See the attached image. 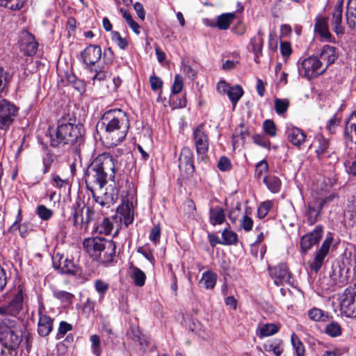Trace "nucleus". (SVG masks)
<instances>
[{
  "label": "nucleus",
  "instance_id": "41",
  "mask_svg": "<svg viewBox=\"0 0 356 356\" xmlns=\"http://www.w3.org/2000/svg\"><path fill=\"white\" fill-rule=\"evenodd\" d=\"M308 315L310 319L314 321H326L328 319V314L316 307L309 309Z\"/></svg>",
  "mask_w": 356,
  "mask_h": 356
},
{
  "label": "nucleus",
  "instance_id": "39",
  "mask_svg": "<svg viewBox=\"0 0 356 356\" xmlns=\"http://www.w3.org/2000/svg\"><path fill=\"white\" fill-rule=\"evenodd\" d=\"M113 222L108 218H105L103 221L97 225L94 231L100 234L108 235L113 229Z\"/></svg>",
  "mask_w": 356,
  "mask_h": 356
},
{
  "label": "nucleus",
  "instance_id": "28",
  "mask_svg": "<svg viewBox=\"0 0 356 356\" xmlns=\"http://www.w3.org/2000/svg\"><path fill=\"white\" fill-rule=\"evenodd\" d=\"M322 210V208L318 207V204L315 199L308 202L305 216L307 222L310 225H314L318 221Z\"/></svg>",
  "mask_w": 356,
  "mask_h": 356
},
{
  "label": "nucleus",
  "instance_id": "64",
  "mask_svg": "<svg viewBox=\"0 0 356 356\" xmlns=\"http://www.w3.org/2000/svg\"><path fill=\"white\" fill-rule=\"evenodd\" d=\"M161 237V227L159 225H155L152 227L149 238L151 241H152L154 243H157Z\"/></svg>",
  "mask_w": 356,
  "mask_h": 356
},
{
  "label": "nucleus",
  "instance_id": "24",
  "mask_svg": "<svg viewBox=\"0 0 356 356\" xmlns=\"http://www.w3.org/2000/svg\"><path fill=\"white\" fill-rule=\"evenodd\" d=\"M343 3L341 2L334 7L332 15V26L338 37L344 34V27L342 26Z\"/></svg>",
  "mask_w": 356,
  "mask_h": 356
},
{
  "label": "nucleus",
  "instance_id": "18",
  "mask_svg": "<svg viewBox=\"0 0 356 356\" xmlns=\"http://www.w3.org/2000/svg\"><path fill=\"white\" fill-rule=\"evenodd\" d=\"M179 168L188 175H191L194 172L193 154L188 147H184L181 150L179 157Z\"/></svg>",
  "mask_w": 356,
  "mask_h": 356
},
{
  "label": "nucleus",
  "instance_id": "37",
  "mask_svg": "<svg viewBox=\"0 0 356 356\" xmlns=\"http://www.w3.org/2000/svg\"><path fill=\"white\" fill-rule=\"evenodd\" d=\"M264 33L259 29L257 34L250 39V46L252 52L261 53L264 45Z\"/></svg>",
  "mask_w": 356,
  "mask_h": 356
},
{
  "label": "nucleus",
  "instance_id": "16",
  "mask_svg": "<svg viewBox=\"0 0 356 356\" xmlns=\"http://www.w3.org/2000/svg\"><path fill=\"white\" fill-rule=\"evenodd\" d=\"M323 227L318 225L314 231L304 235L300 241V249L302 254H307V251L315 244H317L323 236Z\"/></svg>",
  "mask_w": 356,
  "mask_h": 356
},
{
  "label": "nucleus",
  "instance_id": "36",
  "mask_svg": "<svg viewBox=\"0 0 356 356\" xmlns=\"http://www.w3.org/2000/svg\"><path fill=\"white\" fill-rule=\"evenodd\" d=\"M243 90L241 86L236 85L231 86L227 93L230 102H232L234 108L236 106V104L243 95Z\"/></svg>",
  "mask_w": 356,
  "mask_h": 356
},
{
  "label": "nucleus",
  "instance_id": "8",
  "mask_svg": "<svg viewBox=\"0 0 356 356\" xmlns=\"http://www.w3.org/2000/svg\"><path fill=\"white\" fill-rule=\"evenodd\" d=\"M17 108L12 102L2 99L0 100V130L7 131L17 115Z\"/></svg>",
  "mask_w": 356,
  "mask_h": 356
},
{
  "label": "nucleus",
  "instance_id": "60",
  "mask_svg": "<svg viewBox=\"0 0 356 356\" xmlns=\"http://www.w3.org/2000/svg\"><path fill=\"white\" fill-rule=\"evenodd\" d=\"M95 290L100 295L101 298H103L107 291L108 290L109 285L108 283L102 281V280H97L95 282Z\"/></svg>",
  "mask_w": 356,
  "mask_h": 356
},
{
  "label": "nucleus",
  "instance_id": "38",
  "mask_svg": "<svg viewBox=\"0 0 356 356\" xmlns=\"http://www.w3.org/2000/svg\"><path fill=\"white\" fill-rule=\"evenodd\" d=\"M325 333L331 337H338L342 334V328L340 324L336 321L327 323L325 327Z\"/></svg>",
  "mask_w": 356,
  "mask_h": 356
},
{
  "label": "nucleus",
  "instance_id": "57",
  "mask_svg": "<svg viewBox=\"0 0 356 356\" xmlns=\"http://www.w3.org/2000/svg\"><path fill=\"white\" fill-rule=\"evenodd\" d=\"M272 205L273 204L270 201L262 202L257 209L258 217L259 218H264L266 217L271 209Z\"/></svg>",
  "mask_w": 356,
  "mask_h": 356
},
{
  "label": "nucleus",
  "instance_id": "11",
  "mask_svg": "<svg viewBox=\"0 0 356 356\" xmlns=\"http://www.w3.org/2000/svg\"><path fill=\"white\" fill-rule=\"evenodd\" d=\"M193 139L197 155L202 158L206 156L209 150V139L204 124L198 125L193 132Z\"/></svg>",
  "mask_w": 356,
  "mask_h": 356
},
{
  "label": "nucleus",
  "instance_id": "47",
  "mask_svg": "<svg viewBox=\"0 0 356 356\" xmlns=\"http://www.w3.org/2000/svg\"><path fill=\"white\" fill-rule=\"evenodd\" d=\"M318 146L316 150V152L318 158H322L327 152V149L330 146V143L327 139H325L323 136L318 138Z\"/></svg>",
  "mask_w": 356,
  "mask_h": 356
},
{
  "label": "nucleus",
  "instance_id": "49",
  "mask_svg": "<svg viewBox=\"0 0 356 356\" xmlns=\"http://www.w3.org/2000/svg\"><path fill=\"white\" fill-rule=\"evenodd\" d=\"M111 40L121 49H125L129 45L128 40L126 38H122L118 31H111Z\"/></svg>",
  "mask_w": 356,
  "mask_h": 356
},
{
  "label": "nucleus",
  "instance_id": "59",
  "mask_svg": "<svg viewBox=\"0 0 356 356\" xmlns=\"http://www.w3.org/2000/svg\"><path fill=\"white\" fill-rule=\"evenodd\" d=\"M253 142L262 147L269 149L270 142L264 136L261 134H255L252 136Z\"/></svg>",
  "mask_w": 356,
  "mask_h": 356
},
{
  "label": "nucleus",
  "instance_id": "55",
  "mask_svg": "<svg viewBox=\"0 0 356 356\" xmlns=\"http://www.w3.org/2000/svg\"><path fill=\"white\" fill-rule=\"evenodd\" d=\"M340 117L335 113L327 122L326 129L330 134H333L336 132V129L339 124Z\"/></svg>",
  "mask_w": 356,
  "mask_h": 356
},
{
  "label": "nucleus",
  "instance_id": "15",
  "mask_svg": "<svg viewBox=\"0 0 356 356\" xmlns=\"http://www.w3.org/2000/svg\"><path fill=\"white\" fill-rule=\"evenodd\" d=\"M108 240L102 237H92L86 238L83 242L84 250L94 259L99 257L102 248H105V243Z\"/></svg>",
  "mask_w": 356,
  "mask_h": 356
},
{
  "label": "nucleus",
  "instance_id": "4",
  "mask_svg": "<svg viewBox=\"0 0 356 356\" xmlns=\"http://www.w3.org/2000/svg\"><path fill=\"white\" fill-rule=\"evenodd\" d=\"M118 184L115 179H95V191L99 193V195L94 197L97 203L102 207L109 208L114 204L118 197Z\"/></svg>",
  "mask_w": 356,
  "mask_h": 356
},
{
  "label": "nucleus",
  "instance_id": "46",
  "mask_svg": "<svg viewBox=\"0 0 356 356\" xmlns=\"http://www.w3.org/2000/svg\"><path fill=\"white\" fill-rule=\"evenodd\" d=\"M66 81L71 84L79 92H83L85 90L83 82L79 79L74 74H67Z\"/></svg>",
  "mask_w": 356,
  "mask_h": 356
},
{
  "label": "nucleus",
  "instance_id": "40",
  "mask_svg": "<svg viewBox=\"0 0 356 356\" xmlns=\"http://www.w3.org/2000/svg\"><path fill=\"white\" fill-rule=\"evenodd\" d=\"M222 241L221 242V244L222 245H236L238 242L237 234L227 229H224L222 232Z\"/></svg>",
  "mask_w": 356,
  "mask_h": 356
},
{
  "label": "nucleus",
  "instance_id": "45",
  "mask_svg": "<svg viewBox=\"0 0 356 356\" xmlns=\"http://www.w3.org/2000/svg\"><path fill=\"white\" fill-rule=\"evenodd\" d=\"M248 135L249 132L247 128L245 127L243 124H240L238 127L235 129L234 132L232 135L233 145H234L236 143L238 142L239 138L243 141H244Z\"/></svg>",
  "mask_w": 356,
  "mask_h": 356
},
{
  "label": "nucleus",
  "instance_id": "13",
  "mask_svg": "<svg viewBox=\"0 0 356 356\" xmlns=\"http://www.w3.org/2000/svg\"><path fill=\"white\" fill-rule=\"evenodd\" d=\"M268 271L276 286L290 284L291 273L286 264L281 263L275 266L269 267Z\"/></svg>",
  "mask_w": 356,
  "mask_h": 356
},
{
  "label": "nucleus",
  "instance_id": "23",
  "mask_svg": "<svg viewBox=\"0 0 356 356\" xmlns=\"http://www.w3.org/2000/svg\"><path fill=\"white\" fill-rule=\"evenodd\" d=\"M127 336L134 342L138 343L140 350L145 353L149 344V338L143 334L137 326H131L127 331Z\"/></svg>",
  "mask_w": 356,
  "mask_h": 356
},
{
  "label": "nucleus",
  "instance_id": "51",
  "mask_svg": "<svg viewBox=\"0 0 356 356\" xmlns=\"http://www.w3.org/2000/svg\"><path fill=\"white\" fill-rule=\"evenodd\" d=\"M69 169L70 170V174L72 177L79 176V172H83L84 174V172L86 170L82 168L81 163L80 160H77L74 159L72 162L69 164Z\"/></svg>",
  "mask_w": 356,
  "mask_h": 356
},
{
  "label": "nucleus",
  "instance_id": "50",
  "mask_svg": "<svg viewBox=\"0 0 356 356\" xmlns=\"http://www.w3.org/2000/svg\"><path fill=\"white\" fill-rule=\"evenodd\" d=\"M279 327L273 323H267L263 325L260 330V337H269L276 334Z\"/></svg>",
  "mask_w": 356,
  "mask_h": 356
},
{
  "label": "nucleus",
  "instance_id": "63",
  "mask_svg": "<svg viewBox=\"0 0 356 356\" xmlns=\"http://www.w3.org/2000/svg\"><path fill=\"white\" fill-rule=\"evenodd\" d=\"M149 83L153 91H157L161 89L163 86V81L161 79L154 74L149 77Z\"/></svg>",
  "mask_w": 356,
  "mask_h": 356
},
{
  "label": "nucleus",
  "instance_id": "56",
  "mask_svg": "<svg viewBox=\"0 0 356 356\" xmlns=\"http://www.w3.org/2000/svg\"><path fill=\"white\" fill-rule=\"evenodd\" d=\"M263 128L266 134L271 137H274L277 134V129L275 124L273 120H266L264 122Z\"/></svg>",
  "mask_w": 356,
  "mask_h": 356
},
{
  "label": "nucleus",
  "instance_id": "43",
  "mask_svg": "<svg viewBox=\"0 0 356 356\" xmlns=\"http://www.w3.org/2000/svg\"><path fill=\"white\" fill-rule=\"evenodd\" d=\"M91 343V351L95 356H101L102 348L101 346V339L97 334H92L90 337Z\"/></svg>",
  "mask_w": 356,
  "mask_h": 356
},
{
  "label": "nucleus",
  "instance_id": "7",
  "mask_svg": "<svg viewBox=\"0 0 356 356\" xmlns=\"http://www.w3.org/2000/svg\"><path fill=\"white\" fill-rule=\"evenodd\" d=\"M326 71V67L318 56H312L298 64L299 74L309 80L317 77Z\"/></svg>",
  "mask_w": 356,
  "mask_h": 356
},
{
  "label": "nucleus",
  "instance_id": "61",
  "mask_svg": "<svg viewBox=\"0 0 356 356\" xmlns=\"http://www.w3.org/2000/svg\"><path fill=\"white\" fill-rule=\"evenodd\" d=\"M37 213L41 219L44 220H49L53 215L52 211L44 205L38 207Z\"/></svg>",
  "mask_w": 356,
  "mask_h": 356
},
{
  "label": "nucleus",
  "instance_id": "30",
  "mask_svg": "<svg viewBox=\"0 0 356 356\" xmlns=\"http://www.w3.org/2000/svg\"><path fill=\"white\" fill-rule=\"evenodd\" d=\"M217 274L211 270L202 273L199 284L206 289H213L216 284Z\"/></svg>",
  "mask_w": 356,
  "mask_h": 356
},
{
  "label": "nucleus",
  "instance_id": "2",
  "mask_svg": "<svg viewBox=\"0 0 356 356\" xmlns=\"http://www.w3.org/2000/svg\"><path fill=\"white\" fill-rule=\"evenodd\" d=\"M62 119L58 121L56 129H49L50 145L54 147H58L61 144L70 145L76 151L80 149L84 144L83 128L81 124H75Z\"/></svg>",
  "mask_w": 356,
  "mask_h": 356
},
{
  "label": "nucleus",
  "instance_id": "14",
  "mask_svg": "<svg viewBox=\"0 0 356 356\" xmlns=\"http://www.w3.org/2000/svg\"><path fill=\"white\" fill-rule=\"evenodd\" d=\"M38 47V44L33 35L26 30L21 31L19 48L22 52L28 56H33L36 54Z\"/></svg>",
  "mask_w": 356,
  "mask_h": 356
},
{
  "label": "nucleus",
  "instance_id": "21",
  "mask_svg": "<svg viewBox=\"0 0 356 356\" xmlns=\"http://www.w3.org/2000/svg\"><path fill=\"white\" fill-rule=\"evenodd\" d=\"M121 222L126 226L129 225L134 220V204L129 200H123L122 204L117 208Z\"/></svg>",
  "mask_w": 356,
  "mask_h": 356
},
{
  "label": "nucleus",
  "instance_id": "20",
  "mask_svg": "<svg viewBox=\"0 0 356 356\" xmlns=\"http://www.w3.org/2000/svg\"><path fill=\"white\" fill-rule=\"evenodd\" d=\"M53 265L55 268L60 270V273L76 275L79 272L78 267L72 260L58 254L53 258Z\"/></svg>",
  "mask_w": 356,
  "mask_h": 356
},
{
  "label": "nucleus",
  "instance_id": "32",
  "mask_svg": "<svg viewBox=\"0 0 356 356\" xmlns=\"http://www.w3.org/2000/svg\"><path fill=\"white\" fill-rule=\"evenodd\" d=\"M225 220L224 210L219 207H211L209 210V222L213 225H221Z\"/></svg>",
  "mask_w": 356,
  "mask_h": 356
},
{
  "label": "nucleus",
  "instance_id": "34",
  "mask_svg": "<svg viewBox=\"0 0 356 356\" xmlns=\"http://www.w3.org/2000/svg\"><path fill=\"white\" fill-rule=\"evenodd\" d=\"M339 196L337 193L332 192L325 197H316L315 200L318 202V207L322 209L328 207L334 203H337L339 200Z\"/></svg>",
  "mask_w": 356,
  "mask_h": 356
},
{
  "label": "nucleus",
  "instance_id": "9",
  "mask_svg": "<svg viewBox=\"0 0 356 356\" xmlns=\"http://www.w3.org/2000/svg\"><path fill=\"white\" fill-rule=\"evenodd\" d=\"M332 241V234L328 233L320 248L316 250L314 259L308 262L309 267L312 272L317 273L321 270L330 251Z\"/></svg>",
  "mask_w": 356,
  "mask_h": 356
},
{
  "label": "nucleus",
  "instance_id": "22",
  "mask_svg": "<svg viewBox=\"0 0 356 356\" xmlns=\"http://www.w3.org/2000/svg\"><path fill=\"white\" fill-rule=\"evenodd\" d=\"M343 138L346 143L356 145V111L353 112L346 120Z\"/></svg>",
  "mask_w": 356,
  "mask_h": 356
},
{
  "label": "nucleus",
  "instance_id": "58",
  "mask_svg": "<svg viewBox=\"0 0 356 356\" xmlns=\"http://www.w3.org/2000/svg\"><path fill=\"white\" fill-rule=\"evenodd\" d=\"M267 188L273 193H277L281 188L280 179H264Z\"/></svg>",
  "mask_w": 356,
  "mask_h": 356
},
{
  "label": "nucleus",
  "instance_id": "44",
  "mask_svg": "<svg viewBox=\"0 0 356 356\" xmlns=\"http://www.w3.org/2000/svg\"><path fill=\"white\" fill-rule=\"evenodd\" d=\"M291 341L297 356H305V346L296 334H291Z\"/></svg>",
  "mask_w": 356,
  "mask_h": 356
},
{
  "label": "nucleus",
  "instance_id": "6",
  "mask_svg": "<svg viewBox=\"0 0 356 356\" xmlns=\"http://www.w3.org/2000/svg\"><path fill=\"white\" fill-rule=\"evenodd\" d=\"M22 341V332L17 321L6 318L0 323V342L10 350L19 348Z\"/></svg>",
  "mask_w": 356,
  "mask_h": 356
},
{
  "label": "nucleus",
  "instance_id": "53",
  "mask_svg": "<svg viewBox=\"0 0 356 356\" xmlns=\"http://www.w3.org/2000/svg\"><path fill=\"white\" fill-rule=\"evenodd\" d=\"M54 296L57 299L66 303H72L74 298V296L72 293L60 290L54 291Z\"/></svg>",
  "mask_w": 356,
  "mask_h": 356
},
{
  "label": "nucleus",
  "instance_id": "25",
  "mask_svg": "<svg viewBox=\"0 0 356 356\" xmlns=\"http://www.w3.org/2000/svg\"><path fill=\"white\" fill-rule=\"evenodd\" d=\"M339 57L337 49L335 47L325 44L323 47L320 52L319 59L324 63L326 70L332 65Z\"/></svg>",
  "mask_w": 356,
  "mask_h": 356
},
{
  "label": "nucleus",
  "instance_id": "35",
  "mask_svg": "<svg viewBox=\"0 0 356 356\" xmlns=\"http://www.w3.org/2000/svg\"><path fill=\"white\" fill-rule=\"evenodd\" d=\"M130 269L131 270V277L134 284L137 286H144L146 280L145 273L139 268L134 266H131Z\"/></svg>",
  "mask_w": 356,
  "mask_h": 356
},
{
  "label": "nucleus",
  "instance_id": "52",
  "mask_svg": "<svg viewBox=\"0 0 356 356\" xmlns=\"http://www.w3.org/2000/svg\"><path fill=\"white\" fill-rule=\"evenodd\" d=\"M289 106V102L286 99H276L275 100V108L278 115L284 113Z\"/></svg>",
  "mask_w": 356,
  "mask_h": 356
},
{
  "label": "nucleus",
  "instance_id": "54",
  "mask_svg": "<svg viewBox=\"0 0 356 356\" xmlns=\"http://www.w3.org/2000/svg\"><path fill=\"white\" fill-rule=\"evenodd\" d=\"M10 76L8 73L3 68L0 67V97L5 91V89L10 81Z\"/></svg>",
  "mask_w": 356,
  "mask_h": 356
},
{
  "label": "nucleus",
  "instance_id": "62",
  "mask_svg": "<svg viewBox=\"0 0 356 356\" xmlns=\"http://www.w3.org/2000/svg\"><path fill=\"white\" fill-rule=\"evenodd\" d=\"M183 79L179 74H177L175 77L174 83L172 86V93L177 95L179 93L183 88Z\"/></svg>",
  "mask_w": 356,
  "mask_h": 356
},
{
  "label": "nucleus",
  "instance_id": "33",
  "mask_svg": "<svg viewBox=\"0 0 356 356\" xmlns=\"http://www.w3.org/2000/svg\"><path fill=\"white\" fill-rule=\"evenodd\" d=\"M90 72L94 73V75L91 79L92 81V85H95L97 81L101 82L102 81L106 80L107 78H109L111 75V73L105 67H93V72Z\"/></svg>",
  "mask_w": 356,
  "mask_h": 356
},
{
  "label": "nucleus",
  "instance_id": "29",
  "mask_svg": "<svg viewBox=\"0 0 356 356\" xmlns=\"http://www.w3.org/2000/svg\"><path fill=\"white\" fill-rule=\"evenodd\" d=\"M346 23L350 29H356V0H349L346 12Z\"/></svg>",
  "mask_w": 356,
  "mask_h": 356
},
{
  "label": "nucleus",
  "instance_id": "19",
  "mask_svg": "<svg viewBox=\"0 0 356 356\" xmlns=\"http://www.w3.org/2000/svg\"><path fill=\"white\" fill-rule=\"evenodd\" d=\"M285 135L289 142L299 148L307 141V138L302 129L292 125L286 127Z\"/></svg>",
  "mask_w": 356,
  "mask_h": 356
},
{
  "label": "nucleus",
  "instance_id": "1",
  "mask_svg": "<svg viewBox=\"0 0 356 356\" xmlns=\"http://www.w3.org/2000/svg\"><path fill=\"white\" fill-rule=\"evenodd\" d=\"M97 127L104 131L105 145L113 147L125 139L129 129V120L122 110L111 109L103 114Z\"/></svg>",
  "mask_w": 356,
  "mask_h": 356
},
{
  "label": "nucleus",
  "instance_id": "42",
  "mask_svg": "<svg viewBox=\"0 0 356 356\" xmlns=\"http://www.w3.org/2000/svg\"><path fill=\"white\" fill-rule=\"evenodd\" d=\"M26 0H0V6L8 8L12 10L22 9Z\"/></svg>",
  "mask_w": 356,
  "mask_h": 356
},
{
  "label": "nucleus",
  "instance_id": "26",
  "mask_svg": "<svg viewBox=\"0 0 356 356\" xmlns=\"http://www.w3.org/2000/svg\"><path fill=\"white\" fill-rule=\"evenodd\" d=\"M115 243L112 240H108L96 261L105 264L111 263L115 256Z\"/></svg>",
  "mask_w": 356,
  "mask_h": 356
},
{
  "label": "nucleus",
  "instance_id": "10",
  "mask_svg": "<svg viewBox=\"0 0 356 356\" xmlns=\"http://www.w3.org/2000/svg\"><path fill=\"white\" fill-rule=\"evenodd\" d=\"M340 309L347 317H356V291L355 288H347L341 297Z\"/></svg>",
  "mask_w": 356,
  "mask_h": 356
},
{
  "label": "nucleus",
  "instance_id": "31",
  "mask_svg": "<svg viewBox=\"0 0 356 356\" xmlns=\"http://www.w3.org/2000/svg\"><path fill=\"white\" fill-rule=\"evenodd\" d=\"M236 17L235 13H225L216 18L217 28L220 30H227Z\"/></svg>",
  "mask_w": 356,
  "mask_h": 356
},
{
  "label": "nucleus",
  "instance_id": "48",
  "mask_svg": "<svg viewBox=\"0 0 356 356\" xmlns=\"http://www.w3.org/2000/svg\"><path fill=\"white\" fill-rule=\"evenodd\" d=\"M268 165L266 160L259 162L255 168L256 178H268Z\"/></svg>",
  "mask_w": 356,
  "mask_h": 356
},
{
  "label": "nucleus",
  "instance_id": "17",
  "mask_svg": "<svg viewBox=\"0 0 356 356\" xmlns=\"http://www.w3.org/2000/svg\"><path fill=\"white\" fill-rule=\"evenodd\" d=\"M314 31L319 35L320 40L335 43L336 40L329 30L328 17H318L315 19Z\"/></svg>",
  "mask_w": 356,
  "mask_h": 356
},
{
  "label": "nucleus",
  "instance_id": "5",
  "mask_svg": "<svg viewBox=\"0 0 356 356\" xmlns=\"http://www.w3.org/2000/svg\"><path fill=\"white\" fill-rule=\"evenodd\" d=\"M8 294L10 300L6 305L0 306V315L16 317L22 310L24 301L26 297L25 287L20 280L14 282Z\"/></svg>",
  "mask_w": 356,
  "mask_h": 356
},
{
  "label": "nucleus",
  "instance_id": "12",
  "mask_svg": "<svg viewBox=\"0 0 356 356\" xmlns=\"http://www.w3.org/2000/svg\"><path fill=\"white\" fill-rule=\"evenodd\" d=\"M81 58L86 68L93 72V67L102 56V49L98 45L90 44L81 52Z\"/></svg>",
  "mask_w": 356,
  "mask_h": 356
},
{
  "label": "nucleus",
  "instance_id": "3",
  "mask_svg": "<svg viewBox=\"0 0 356 356\" xmlns=\"http://www.w3.org/2000/svg\"><path fill=\"white\" fill-rule=\"evenodd\" d=\"M84 175L92 178H115V165L112 156L108 153L99 154L87 167Z\"/></svg>",
  "mask_w": 356,
  "mask_h": 356
},
{
  "label": "nucleus",
  "instance_id": "27",
  "mask_svg": "<svg viewBox=\"0 0 356 356\" xmlns=\"http://www.w3.org/2000/svg\"><path fill=\"white\" fill-rule=\"evenodd\" d=\"M39 321L38 323V332L41 337H46L53 330V319L46 314L39 313Z\"/></svg>",
  "mask_w": 356,
  "mask_h": 356
}]
</instances>
